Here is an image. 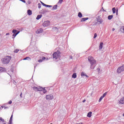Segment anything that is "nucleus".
<instances>
[{
	"label": "nucleus",
	"mask_w": 124,
	"mask_h": 124,
	"mask_svg": "<svg viewBox=\"0 0 124 124\" xmlns=\"http://www.w3.org/2000/svg\"><path fill=\"white\" fill-rule=\"evenodd\" d=\"M43 27H48V26H50V21L47 20L44 22L43 24Z\"/></svg>",
	"instance_id": "423d86ee"
},
{
	"label": "nucleus",
	"mask_w": 124,
	"mask_h": 124,
	"mask_svg": "<svg viewBox=\"0 0 124 124\" xmlns=\"http://www.w3.org/2000/svg\"><path fill=\"white\" fill-rule=\"evenodd\" d=\"M46 100H52V99L54 98V96L53 95V94L46 95Z\"/></svg>",
	"instance_id": "39448f33"
},
{
	"label": "nucleus",
	"mask_w": 124,
	"mask_h": 124,
	"mask_svg": "<svg viewBox=\"0 0 124 124\" xmlns=\"http://www.w3.org/2000/svg\"><path fill=\"white\" fill-rule=\"evenodd\" d=\"M62 1H63V0H59V2L60 3H62Z\"/></svg>",
	"instance_id": "58836bf2"
},
{
	"label": "nucleus",
	"mask_w": 124,
	"mask_h": 124,
	"mask_svg": "<svg viewBox=\"0 0 124 124\" xmlns=\"http://www.w3.org/2000/svg\"><path fill=\"white\" fill-rule=\"evenodd\" d=\"M14 84H16V82L14 81Z\"/></svg>",
	"instance_id": "4d7b16f0"
},
{
	"label": "nucleus",
	"mask_w": 124,
	"mask_h": 124,
	"mask_svg": "<svg viewBox=\"0 0 124 124\" xmlns=\"http://www.w3.org/2000/svg\"><path fill=\"white\" fill-rule=\"evenodd\" d=\"M115 31V29H114V28H113V29H112V31Z\"/></svg>",
	"instance_id": "603ef678"
},
{
	"label": "nucleus",
	"mask_w": 124,
	"mask_h": 124,
	"mask_svg": "<svg viewBox=\"0 0 124 124\" xmlns=\"http://www.w3.org/2000/svg\"><path fill=\"white\" fill-rule=\"evenodd\" d=\"M41 3L43 5V6H45V7H46V4L43 3L42 1H41Z\"/></svg>",
	"instance_id": "473e14b6"
},
{
	"label": "nucleus",
	"mask_w": 124,
	"mask_h": 124,
	"mask_svg": "<svg viewBox=\"0 0 124 124\" xmlns=\"http://www.w3.org/2000/svg\"><path fill=\"white\" fill-rule=\"evenodd\" d=\"M9 33H7L6 34V35H9Z\"/></svg>",
	"instance_id": "de8ad7c7"
},
{
	"label": "nucleus",
	"mask_w": 124,
	"mask_h": 124,
	"mask_svg": "<svg viewBox=\"0 0 124 124\" xmlns=\"http://www.w3.org/2000/svg\"><path fill=\"white\" fill-rule=\"evenodd\" d=\"M12 119H13V114H12L10 118V120H9V122L10 123H12Z\"/></svg>",
	"instance_id": "bb28decb"
},
{
	"label": "nucleus",
	"mask_w": 124,
	"mask_h": 124,
	"mask_svg": "<svg viewBox=\"0 0 124 124\" xmlns=\"http://www.w3.org/2000/svg\"><path fill=\"white\" fill-rule=\"evenodd\" d=\"M8 104H12V101L11 100H10L9 102H8Z\"/></svg>",
	"instance_id": "4c0bfd02"
},
{
	"label": "nucleus",
	"mask_w": 124,
	"mask_h": 124,
	"mask_svg": "<svg viewBox=\"0 0 124 124\" xmlns=\"http://www.w3.org/2000/svg\"><path fill=\"white\" fill-rule=\"evenodd\" d=\"M78 17H79V18H82V17H83V15H82V13L81 12L78 13Z\"/></svg>",
	"instance_id": "412c9836"
},
{
	"label": "nucleus",
	"mask_w": 124,
	"mask_h": 124,
	"mask_svg": "<svg viewBox=\"0 0 124 124\" xmlns=\"http://www.w3.org/2000/svg\"><path fill=\"white\" fill-rule=\"evenodd\" d=\"M17 31H17L16 30H13L12 31L13 33H14V34H16V33H17Z\"/></svg>",
	"instance_id": "b1692460"
},
{
	"label": "nucleus",
	"mask_w": 124,
	"mask_h": 124,
	"mask_svg": "<svg viewBox=\"0 0 124 124\" xmlns=\"http://www.w3.org/2000/svg\"><path fill=\"white\" fill-rule=\"evenodd\" d=\"M9 124H12V122H9Z\"/></svg>",
	"instance_id": "3c124183"
},
{
	"label": "nucleus",
	"mask_w": 124,
	"mask_h": 124,
	"mask_svg": "<svg viewBox=\"0 0 124 124\" xmlns=\"http://www.w3.org/2000/svg\"><path fill=\"white\" fill-rule=\"evenodd\" d=\"M103 46V43L101 42L100 43V46H99V50H101L102 49Z\"/></svg>",
	"instance_id": "dca6fc26"
},
{
	"label": "nucleus",
	"mask_w": 124,
	"mask_h": 124,
	"mask_svg": "<svg viewBox=\"0 0 124 124\" xmlns=\"http://www.w3.org/2000/svg\"><path fill=\"white\" fill-rule=\"evenodd\" d=\"M6 72V70L5 69V68L2 67H0V72Z\"/></svg>",
	"instance_id": "9d476101"
},
{
	"label": "nucleus",
	"mask_w": 124,
	"mask_h": 124,
	"mask_svg": "<svg viewBox=\"0 0 124 124\" xmlns=\"http://www.w3.org/2000/svg\"><path fill=\"white\" fill-rule=\"evenodd\" d=\"M88 61L91 64L90 69H94L95 66H96V61L92 56L88 57Z\"/></svg>",
	"instance_id": "f257e3e1"
},
{
	"label": "nucleus",
	"mask_w": 124,
	"mask_h": 124,
	"mask_svg": "<svg viewBox=\"0 0 124 124\" xmlns=\"http://www.w3.org/2000/svg\"><path fill=\"white\" fill-rule=\"evenodd\" d=\"M116 15H118V10L116 12Z\"/></svg>",
	"instance_id": "49530a36"
},
{
	"label": "nucleus",
	"mask_w": 124,
	"mask_h": 124,
	"mask_svg": "<svg viewBox=\"0 0 124 124\" xmlns=\"http://www.w3.org/2000/svg\"><path fill=\"white\" fill-rule=\"evenodd\" d=\"M33 89L34 91H38L39 92H42V90H43V88L41 87H33Z\"/></svg>",
	"instance_id": "0eeeda50"
},
{
	"label": "nucleus",
	"mask_w": 124,
	"mask_h": 124,
	"mask_svg": "<svg viewBox=\"0 0 124 124\" xmlns=\"http://www.w3.org/2000/svg\"><path fill=\"white\" fill-rule=\"evenodd\" d=\"M121 31H123V32H124V26L122 27L121 28Z\"/></svg>",
	"instance_id": "72a5a7b5"
},
{
	"label": "nucleus",
	"mask_w": 124,
	"mask_h": 124,
	"mask_svg": "<svg viewBox=\"0 0 124 124\" xmlns=\"http://www.w3.org/2000/svg\"><path fill=\"white\" fill-rule=\"evenodd\" d=\"M52 30H54V31H59V29L56 27H53Z\"/></svg>",
	"instance_id": "393cba45"
},
{
	"label": "nucleus",
	"mask_w": 124,
	"mask_h": 124,
	"mask_svg": "<svg viewBox=\"0 0 124 124\" xmlns=\"http://www.w3.org/2000/svg\"><path fill=\"white\" fill-rule=\"evenodd\" d=\"M42 11H44V12H46V10H42Z\"/></svg>",
	"instance_id": "8fccbe9b"
},
{
	"label": "nucleus",
	"mask_w": 124,
	"mask_h": 124,
	"mask_svg": "<svg viewBox=\"0 0 124 124\" xmlns=\"http://www.w3.org/2000/svg\"><path fill=\"white\" fill-rule=\"evenodd\" d=\"M8 107H5V108H4V109H8Z\"/></svg>",
	"instance_id": "a18cd8bd"
},
{
	"label": "nucleus",
	"mask_w": 124,
	"mask_h": 124,
	"mask_svg": "<svg viewBox=\"0 0 124 124\" xmlns=\"http://www.w3.org/2000/svg\"><path fill=\"white\" fill-rule=\"evenodd\" d=\"M31 61V58L27 57L23 59V61Z\"/></svg>",
	"instance_id": "6ab92c4d"
},
{
	"label": "nucleus",
	"mask_w": 124,
	"mask_h": 124,
	"mask_svg": "<svg viewBox=\"0 0 124 124\" xmlns=\"http://www.w3.org/2000/svg\"><path fill=\"white\" fill-rule=\"evenodd\" d=\"M42 32H43V29L42 28H40L36 31V33H37V34L42 33Z\"/></svg>",
	"instance_id": "6e6552de"
},
{
	"label": "nucleus",
	"mask_w": 124,
	"mask_h": 124,
	"mask_svg": "<svg viewBox=\"0 0 124 124\" xmlns=\"http://www.w3.org/2000/svg\"><path fill=\"white\" fill-rule=\"evenodd\" d=\"M38 62H42V60H38Z\"/></svg>",
	"instance_id": "79ce46f5"
},
{
	"label": "nucleus",
	"mask_w": 124,
	"mask_h": 124,
	"mask_svg": "<svg viewBox=\"0 0 124 124\" xmlns=\"http://www.w3.org/2000/svg\"><path fill=\"white\" fill-rule=\"evenodd\" d=\"M20 33V31H18L17 32V33L13 34V38H15L17 34H19Z\"/></svg>",
	"instance_id": "2eb2a0df"
},
{
	"label": "nucleus",
	"mask_w": 124,
	"mask_h": 124,
	"mask_svg": "<svg viewBox=\"0 0 124 124\" xmlns=\"http://www.w3.org/2000/svg\"><path fill=\"white\" fill-rule=\"evenodd\" d=\"M77 77V75L76 74V73H74L72 75V78H74V79H75V78H76Z\"/></svg>",
	"instance_id": "4be33fe9"
},
{
	"label": "nucleus",
	"mask_w": 124,
	"mask_h": 124,
	"mask_svg": "<svg viewBox=\"0 0 124 124\" xmlns=\"http://www.w3.org/2000/svg\"><path fill=\"white\" fill-rule=\"evenodd\" d=\"M27 13L29 16H31V15L32 14V12H31V10L30 9L27 11Z\"/></svg>",
	"instance_id": "4468645a"
},
{
	"label": "nucleus",
	"mask_w": 124,
	"mask_h": 124,
	"mask_svg": "<svg viewBox=\"0 0 124 124\" xmlns=\"http://www.w3.org/2000/svg\"><path fill=\"white\" fill-rule=\"evenodd\" d=\"M112 18H113V15H109L108 16V20L112 19Z\"/></svg>",
	"instance_id": "5701e85b"
},
{
	"label": "nucleus",
	"mask_w": 124,
	"mask_h": 124,
	"mask_svg": "<svg viewBox=\"0 0 124 124\" xmlns=\"http://www.w3.org/2000/svg\"><path fill=\"white\" fill-rule=\"evenodd\" d=\"M42 92L43 93H47V90H46L44 88H43V90H42Z\"/></svg>",
	"instance_id": "a878e982"
},
{
	"label": "nucleus",
	"mask_w": 124,
	"mask_h": 124,
	"mask_svg": "<svg viewBox=\"0 0 124 124\" xmlns=\"http://www.w3.org/2000/svg\"><path fill=\"white\" fill-rule=\"evenodd\" d=\"M82 102H86V100H83V101H82Z\"/></svg>",
	"instance_id": "09e8293b"
},
{
	"label": "nucleus",
	"mask_w": 124,
	"mask_h": 124,
	"mask_svg": "<svg viewBox=\"0 0 124 124\" xmlns=\"http://www.w3.org/2000/svg\"><path fill=\"white\" fill-rule=\"evenodd\" d=\"M87 20H89V17L82 18L81 19V22H85V21H87Z\"/></svg>",
	"instance_id": "f8f14e48"
},
{
	"label": "nucleus",
	"mask_w": 124,
	"mask_h": 124,
	"mask_svg": "<svg viewBox=\"0 0 124 124\" xmlns=\"http://www.w3.org/2000/svg\"><path fill=\"white\" fill-rule=\"evenodd\" d=\"M7 74H8L10 77H11V73L9 74V73H7Z\"/></svg>",
	"instance_id": "37998d69"
},
{
	"label": "nucleus",
	"mask_w": 124,
	"mask_h": 124,
	"mask_svg": "<svg viewBox=\"0 0 124 124\" xmlns=\"http://www.w3.org/2000/svg\"><path fill=\"white\" fill-rule=\"evenodd\" d=\"M41 17H42V15H38L36 18V20H39V19L41 18Z\"/></svg>",
	"instance_id": "aec40b11"
},
{
	"label": "nucleus",
	"mask_w": 124,
	"mask_h": 124,
	"mask_svg": "<svg viewBox=\"0 0 124 124\" xmlns=\"http://www.w3.org/2000/svg\"><path fill=\"white\" fill-rule=\"evenodd\" d=\"M92 112L91 111H90L87 114V117H88V118H91V117H92Z\"/></svg>",
	"instance_id": "a211bd4d"
},
{
	"label": "nucleus",
	"mask_w": 124,
	"mask_h": 124,
	"mask_svg": "<svg viewBox=\"0 0 124 124\" xmlns=\"http://www.w3.org/2000/svg\"><path fill=\"white\" fill-rule=\"evenodd\" d=\"M38 8H41V4L38 3Z\"/></svg>",
	"instance_id": "c9c22d12"
},
{
	"label": "nucleus",
	"mask_w": 124,
	"mask_h": 124,
	"mask_svg": "<svg viewBox=\"0 0 124 124\" xmlns=\"http://www.w3.org/2000/svg\"><path fill=\"white\" fill-rule=\"evenodd\" d=\"M34 68H35V66H34Z\"/></svg>",
	"instance_id": "bf43d9fd"
},
{
	"label": "nucleus",
	"mask_w": 124,
	"mask_h": 124,
	"mask_svg": "<svg viewBox=\"0 0 124 124\" xmlns=\"http://www.w3.org/2000/svg\"><path fill=\"white\" fill-rule=\"evenodd\" d=\"M77 124H83L82 123H78Z\"/></svg>",
	"instance_id": "5fc2aeb1"
},
{
	"label": "nucleus",
	"mask_w": 124,
	"mask_h": 124,
	"mask_svg": "<svg viewBox=\"0 0 124 124\" xmlns=\"http://www.w3.org/2000/svg\"><path fill=\"white\" fill-rule=\"evenodd\" d=\"M46 7H52V5H46Z\"/></svg>",
	"instance_id": "e433bc0d"
},
{
	"label": "nucleus",
	"mask_w": 124,
	"mask_h": 124,
	"mask_svg": "<svg viewBox=\"0 0 124 124\" xmlns=\"http://www.w3.org/2000/svg\"><path fill=\"white\" fill-rule=\"evenodd\" d=\"M107 93H108V92H107L105 93L102 96L104 98V97H105V96H106V95H107Z\"/></svg>",
	"instance_id": "cd10ccee"
},
{
	"label": "nucleus",
	"mask_w": 124,
	"mask_h": 124,
	"mask_svg": "<svg viewBox=\"0 0 124 124\" xmlns=\"http://www.w3.org/2000/svg\"><path fill=\"white\" fill-rule=\"evenodd\" d=\"M61 57V52L58 50L53 54V60H58Z\"/></svg>",
	"instance_id": "7ed1b4c3"
},
{
	"label": "nucleus",
	"mask_w": 124,
	"mask_h": 124,
	"mask_svg": "<svg viewBox=\"0 0 124 124\" xmlns=\"http://www.w3.org/2000/svg\"><path fill=\"white\" fill-rule=\"evenodd\" d=\"M119 104H124V97L121 98L119 101Z\"/></svg>",
	"instance_id": "1a4fd4ad"
},
{
	"label": "nucleus",
	"mask_w": 124,
	"mask_h": 124,
	"mask_svg": "<svg viewBox=\"0 0 124 124\" xmlns=\"http://www.w3.org/2000/svg\"><path fill=\"white\" fill-rule=\"evenodd\" d=\"M18 52H19V49H15V50L14 51V53H18Z\"/></svg>",
	"instance_id": "2f4dec72"
},
{
	"label": "nucleus",
	"mask_w": 124,
	"mask_h": 124,
	"mask_svg": "<svg viewBox=\"0 0 124 124\" xmlns=\"http://www.w3.org/2000/svg\"><path fill=\"white\" fill-rule=\"evenodd\" d=\"M0 121L2 122V123H4L5 121H4V119H2V118L0 117Z\"/></svg>",
	"instance_id": "7c9ffc66"
},
{
	"label": "nucleus",
	"mask_w": 124,
	"mask_h": 124,
	"mask_svg": "<svg viewBox=\"0 0 124 124\" xmlns=\"http://www.w3.org/2000/svg\"><path fill=\"white\" fill-rule=\"evenodd\" d=\"M11 59H12L11 56H6L4 58L1 59V61L3 64H8V63L10 62V61H11Z\"/></svg>",
	"instance_id": "f03ea898"
},
{
	"label": "nucleus",
	"mask_w": 124,
	"mask_h": 124,
	"mask_svg": "<svg viewBox=\"0 0 124 124\" xmlns=\"http://www.w3.org/2000/svg\"><path fill=\"white\" fill-rule=\"evenodd\" d=\"M80 75L82 77H83V76H86L87 78L89 77V76L87 75H86V73H85L84 72H81Z\"/></svg>",
	"instance_id": "ddd939ff"
},
{
	"label": "nucleus",
	"mask_w": 124,
	"mask_h": 124,
	"mask_svg": "<svg viewBox=\"0 0 124 124\" xmlns=\"http://www.w3.org/2000/svg\"><path fill=\"white\" fill-rule=\"evenodd\" d=\"M45 59H46V58H45V57H43L42 58V61H44V60H45Z\"/></svg>",
	"instance_id": "ea45409f"
},
{
	"label": "nucleus",
	"mask_w": 124,
	"mask_h": 124,
	"mask_svg": "<svg viewBox=\"0 0 124 124\" xmlns=\"http://www.w3.org/2000/svg\"><path fill=\"white\" fill-rule=\"evenodd\" d=\"M97 21L99 24H102V23H103V19H102L97 18Z\"/></svg>",
	"instance_id": "9b49d317"
},
{
	"label": "nucleus",
	"mask_w": 124,
	"mask_h": 124,
	"mask_svg": "<svg viewBox=\"0 0 124 124\" xmlns=\"http://www.w3.org/2000/svg\"><path fill=\"white\" fill-rule=\"evenodd\" d=\"M112 13L113 14H115L116 13V8L114 7L112 8Z\"/></svg>",
	"instance_id": "c85d7f7f"
},
{
	"label": "nucleus",
	"mask_w": 124,
	"mask_h": 124,
	"mask_svg": "<svg viewBox=\"0 0 124 124\" xmlns=\"http://www.w3.org/2000/svg\"><path fill=\"white\" fill-rule=\"evenodd\" d=\"M58 8V5H55L53 6L52 10H57Z\"/></svg>",
	"instance_id": "f3484780"
},
{
	"label": "nucleus",
	"mask_w": 124,
	"mask_h": 124,
	"mask_svg": "<svg viewBox=\"0 0 124 124\" xmlns=\"http://www.w3.org/2000/svg\"><path fill=\"white\" fill-rule=\"evenodd\" d=\"M103 96H101L100 97V98L99 99V100H98V102H100V101H101V100H102V99H103Z\"/></svg>",
	"instance_id": "c756f323"
},
{
	"label": "nucleus",
	"mask_w": 124,
	"mask_h": 124,
	"mask_svg": "<svg viewBox=\"0 0 124 124\" xmlns=\"http://www.w3.org/2000/svg\"><path fill=\"white\" fill-rule=\"evenodd\" d=\"M70 59L71 60H72L73 59V56H70Z\"/></svg>",
	"instance_id": "a19ab883"
},
{
	"label": "nucleus",
	"mask_w": 124,
	"mask_h": 124,
	"mask_svg": "<svg viewBox=\"0 0 124 124\" xmlns=\"http://www.w3.org/2000/svg\"><path fill=\"white\" fill-rule=\"evenodd\" d=\"M97 36V35L96 34V33H94L93 38H96Z\"/></svg>",
	"instance_id": "f704fd0d"
},
{
	"label": "nucleus",
	"mask_w": 124,
	"mask_h": 124,
	"mask_svg": "<svg viewBox=\"0 0 124 124\" xmlns=\"http://www.w3.org/2000/svg\"><path fill=\"white\" fill-rule=\"evenodd\" d=\"M123 117H124V113H123Z\"/></svg>",
	"instance_id": "13d9d810"
},
{
	"label": "nucleus",
	"mask_w": 124,
	"mask_h": 124,
	"mask_svg": "<svg viewBox=\"0 0 124 124\" xmlns=\"http://www.w3.org/2000/svg\"><path fill=\"white\" fill-rule=\"evenodd\" d=\"M20 96L21 97H22V93H20Z\"/></svg>",
	"instance_id": "864d4df0"
},
{
	"label": "nucleus",
	"mask_w": 124,
	"mask_h": 124,
	"mask_svg": "<svg viewBox=\"0 0 124 124\" xmlns=\"http://www.w3.org/2000/svg\"><path fill=\"white\" fill-rule=\"evenodd\" d=\"M3 124H6V122H5V123H3Z\"/></svg>",
	"instance_id": "6e6d98bb"
},
{
	"label": "nucleus",
	"mask_w": 124,
	"mask_h": 124,
	"mask_svg": "<svg viewBox=\"0 0 124 124\" xmlns=\"http://www.w3.org/2000/svg\"><path fill=\"white\" fill-rule=\"evenodd\" d=\"M124 71V65H123L121 67H119L117 69V73H121V72Z\"/></svg>",
	"instance_id": "20e7f679"
},
{
	"label": "nucleus",
	"mask_w": 124,
	"mask_h": 124,
	"mask_svg": "<svg viewBox=\"0 0 124 124\" xmlns=\"http://www.w3.org/2000/svg\"><path fill=\"white\" fill-rule=\"evenodd\" d=\"M11 73H13V69H11Z\"/></svg>",
	"instance_id": "c03bdc74"
}]
</instances>
